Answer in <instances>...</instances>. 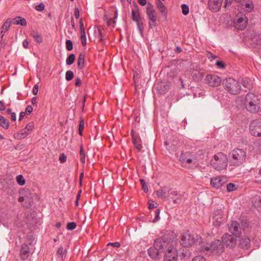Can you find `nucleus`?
I'll return each mask as SVG.
<instances>
[{"mask_svg": "<svg viewBox=\"0 0 261 261\" xmlns=\"http://www.w3.org/2000/svg\"><path fill=\"white\" fill-rule=\"evenodd\" d=\"M245 105L247 111L253 114L257 113L260 109L258 96L253 93L249 92L246 94Z\"/></svg>", "mask_w": 261, "mask_h": 261, "instance_id": "nucleus-1", "label": "nucleus"}, {"mask_svg": "<svg viewBox=\"0 0 261 261\" xmlns=\"http://www.w3.org/2000/svg\"><path fill=\"white\" fill-rule=\"evenodd\" d=\"M246 152L242 149H233L229 154L230 165L236 167L240 166L245 161Z\"/></svg>", "mask_w": 261, "mask_h": 261, "instance_id": "nucleus-2", "label": "nucleus"}, {"mask_svg": "<svg viewBox=\"0 0 261 261\" xmlns=\"http://www.w3.org/2000/svg\"><path fill=\"white\" fill-rule=\"evenodd\" d=\"M211 164L215 169L222 170L227 166L228 158L224 153L218 152L212 159Z\"/></svg>", "mask_w": 261, "mask_h": 261, "instance_id": "nucleus-3", "label": "nucleus"}, {"mask_svg": "<svg viewBox=\"0 0 261 261\" xmlns=\"http://www.w3.org/2000/svg\"><path fill=\"white\" fill-rule=\"evenodd\" d=\"M222 84L225 89L232 95H237L240 92L241 87L234 79L226 78L223 81Z\"/></svg>", "mask_w": 261, "mask_h": 261, "instance_id": "nucleus-4", "label": "nucleus"}, {"mask_svg": "<svg viewBox=\"0 0 261 261\" xmlns=\"http://www.w3.org/2000/svg\"><path fill=\"white\" fill-rule=\"evenodd\" d=\"M223 249L224 246L222 242L219 240H216L210 245L204 246L202 251L204 252L209 251L211 253L220 254L223 252Z\"/></svg>", "mask_w": 261, "mask_h": 261, "instance_id": "nucleus-5", "label": "nucleus"}, {"mask_svg": "<svg viewBox=\"0 0 261 261\" xmlns=\"http://www.w3.org/2000/svg\"><path fill=\"white\" fill-rule=\"evenodd\" d=\"M248 23V18L243 12L239 13L234 20V25L235 28L240 30H244Z\"/></svg>", "mask_w": 261, "mask_h": 261, "instance_id": "nucleus-6", "label": "nucleus"}, {"mask_svg": "<svg viewBox=\"0 0 261 261\" xmlns=\"http://www.w3.org/2000/svg\"><path fill=\"white\" fill-rule=\"evenodd\" d=\"M196 242V239L189 231L184 232L181 236L180 244L184 247H191Z\"/></svg>", "mask_w": 261, "mask_h": 261, "instance_id": "nucleus-7", "label": "nucleus"}, {"mask_svg": "<svg viewBox=\"0 0 261 261\" xmlns=\"http://www.w3.org/2000/svg\"><path fill=\"white\" fill-rule=\"evenodd\" d=\"M146 14L149 20V28H152L153 27H154L156 25L157 17L155 15V11L153 9V6L150 3L147 4L146 8Z\"/></svg>", "mask_w": 261, "mask_h": 261, "instance_id": "nucleus-8", "label": "nucleus"}, {"mask_svg": "<svg viewBox=\"0 0 261 261\" xmlns=\"http://www.w3.org/2000/svg\"><path fill=\"white\" fill-rule=\"evenodd\" d=\"M166 199H171L174 204H180L182 201V195L177 190L168 188Z\"/></svg>", "mask_w": 261, "mask_h": 261, "instance_id": "nucleus-9", "label": "nucleus"}, {"mask_svg": "<svg viewBox=\"0 0 261 261\" xmlns=\"http://www.w3.org/2000/svg\"><path fill=\"white\" fill-rule=\"evenodd\" d=\"M223 212L221 209L215 210L213 216V224L216 227H219L225 220Z\"/></svg>", "mask_w": 261, "mask_h": 261, "instance_id": "nucleus-10", "label": "nucleus"}, {"mask_svg": "<svg viewBox=\"0 0 261 261\" xmlns=\"http://www.w3.org/2000/svg\"><path fill=\"white\" fill-rule=\"evenodd\" d=\"M178 258L177 251L173 246H169L166 251L164 257V261H177Z\"/></svg>", "mask_w": 261, "mask_h": 261, "instance_id": "nucleus-11", "label": "nucleus"}, {"mask_svg": "<svg viewBox=\"0 0 261 261\" xmlns=\"http://www.w3.org/2000/svg\"><path fill=\"white\" fill-rule=\"evenodd\" d=\"M251 134L255 137L261 136V119L253 120L250 124Z\"/></svg>", "mask_w": 261, "mask_h": 261, "instance_id": "nucleus-12", "label": "nucleus"}, {"mask_svg": "<svg viewBox=\"0 0 261 261\" xmlns=\"http://www.w3.org/2000/svg\"><path fill=\"white\" fill-rule=\"evenodd\" d=\"M206 83L211 87H218L220 85L222 80L217 75L208 74L205 79Z\"/></svg>", "mask_w": 261, "mask_h": 261, "instance_id": "nucleus-13", "label": "nucleus"}, {"mask_svg": "<svg viewBox=\"0 0 261 261\" xmlns=\"http://www.w3.org/2000/svg\"><path fill=\"white\" fill-rule=\"evenodd\" d=\"M223 244L229 248L234 247L237 244V240L232 235L224 234L222 238Z\"/></svg>", "mask_w": 261, "mask_h": 261, "instance_id": "nucleus-14", "label": "nucleus"}, {"mask_svg": "<svg viewBox=\"0 0 261 261\" xmlns=\"http://www.w3.org/2000/svg\"><path fill=\"white\" fill-rule=\"evenodd\" d=\"M226 182L227 179L224 176H217L211 179V185L216 189H220Z\"/></svg>", "mask_w": 261, "mask_h": 261, "instance_id": "nucleus-15", "label": "nucleus"}, {"mask_svg": "<svg viewBox=\"0 0 261 261\" xmlns=\"http://www.w3.org/2000/svg\"><path fill=\"white\" fill-rule=\"evenodd\" d=\"M223 2V0H208V7L212 12H218L222 7Z\"/></svg>", "mask_w": 261, "mask_h": 261, "instance_id": "nucleus-16", "label": "nucleus"}, {"mask_svg": "<svg viewBox=\"0 0 261 261\" xmlns=\"http://www.w3.org/2000/svg\"><path fill=\"white\" fill-rule=\"evenodd\" d=\"M229 231L236 237L241 236V231L240 224L237 221H232L229 225Z\"/></svg>", "mask_w": 261, "mask_h": 261, "instance_id": "nucleus-17", "label": "nucleus"}, {"mask_svg": "<svg viewBox=\"0 0 261 261\" xmlns=\"http://www.w3.org/2000/svg\"><path fill=\"white\" fill-rule=\"evenodd\" d=\"M131 134L133 143L135 147L136 148L138 152L141 151L142 148V140L141 138L138 135L134 134L133 130H132Z\"/></svg>", "mask_w": 261, "mask_h": 261, "instance_id": "nucleus-18", "label": "nucleus"}, {"mask_svg": "<svg viewBox=\"0 0 261 261\" xmlns=\"http://www.w3.org/2000/svg\"><path fill=\"white\" fill-rule=\"evenodd\" d=\"M30 248L28 245L25 243L22 244L20 249L21 259L22 260L27 259L30 255Z\"/></svg>", "mask_w": 261, "mask_h": 261, "instance_id": "nucleus-19", "label": "nucleus"}, {"mask_svg": "<svg viewBox=\"0 0 261 261\" xmlns=\"http://www.w3.org/2000/svg\"><path fill=\"white\" fill-rule=\"evenodd\" d=\"M251 245L250 239L246 236L242 237L240 240L239 246L243 249H248Z\"/></svg>", "mask_w": 261, "mask_h": 261, "instance_id": "nucleus-20", "label": "nucleus"}, {"mask_svg": "<svg viewBox=\"0 0 261 261\" xmlns=\"http://www.w3.org/2000/svg\"><path fill=\"white\" fill-rule=\"evenodd\" d=\"M132 18L133 21H135L140 18V14L139 12V7L137 5H135L134 8L132 10Z\"/></svg>", "mask_w": 261, "mask_h": 261, "instance_id": "nucleus-21", "label": "nucleus"}, {"mask_svg": "<svg viewBox=\"0 0 261 261\" xmlns=\"http://www.w3.org/2000/svg\"><path fill=\"white\" fill-rule=\"evenodd\" d=\"M241 5L245 11L248 12H251L254 8L253 3L249 1H242Z\"/></svg>", "mask_w": 261, "mask_h": 261, "instance_id": "nucleus-22", "label": "nucleus"}, {"mask_svg": "<svg viewBox=\"0 0 261 261\" xmlns=\"http://www.w3.org/2000/svg\"><path fill=\"white\" fill-rule=\"evenodd\" d=\"M148 253L149 256L153 259H159V250L153 247H150L148 249Z\"/></svg>", "mask_w": 261, "mask_h": 261, "instance_id": "nucleus-23", "label": "nucleus"}, {"mask_svg": "<svg viewBox=\"0 0 261 261\" xmlns=\"http://www.w3.org/2000/svg\"><path fill=\"white\" fill-rule=\"evenodd\" d=\"M156 5L161 15L165 17H166L167 16V11L166 7L164 4L160 0H158Z\"/></svg>", "mask_w": 261, "mask_h": 261, "instance_id": "nucleus-24", "label": "nucleus"}, {"mask_svg": "<svg viewBox=\"0 0 261 261\" xmlns=\"http://www.w3.org/2000/svg\"><path fill=\"white\" fill-rule=\"evenodd\" d=\"M170 89V85L161 83L157 85L156 89L160 94L165 93Z\"/></svg>", "mask_w": 261, "mask_h": 261, "instance_id": "nucleus-25", "label": "nucleus"}, {"mask_svg": "<svg viewBox=\"0 0 261 261\" xmlns=\"http://www.w3.org/2000/svg\"><path fill=\"white\" fill-rule=\"evenodd\" d=\"M80 29H81V42L83 46H86L87 44V39L85 29L83 28V24L82 19L80 20Z\"/></svg>", "mask_w": 261, "mask_h": 261, "instance_id": "nucleus-26", "label": "nucleus"}, {"mask_svg": "<svg viewBox=\"0 0 261 261\" xmlns=\"http://www.w3.org/2000/svg\"><path fill=\"white\" fill-rule=\"evenodd\" d=\"M85 56L83 53H81L78 57L77 61V68L79 70L83 69L85 67Z\"/></svg>", "mask_w": 261, "mask_h": 261, "instance_id": "nucleus-27", "label": "nucleus"}, {"mask_svg": "<svg viewBox=\"0 0 261 261\" xmlns=\"http://www.w3.org/2000/svg\"><path fill=\"white\" fill-rule=\"evenodd\" d=\"M190 155L188 152L182 153L179 156V161L182 163L190 164L192 160L189 157Z\"/></svg>", "mask_w": 261, "mask_h": 261, "instance_id": "nucleus-28", "label": "nucleus"}, {"mask_svg": "<svg viewBox=\"0 0 261 261\" xmlns=\"http://www.w3.org/2000/svg\"><path fill=\"white\" fill-rule=\"evenodd\" d=\"M13 23L14 24H19L22 26H26L27 25V21L26 20L20 16H17L13 19Z\"/></svg>", "mask_w": 261, "mask_h": 261, "instance_id": "nucleus-29", "label": "nucleus"}, {"mask_svg": "<svg viewBox=\"0 0 261 261\" xmlns=\"http://www.w3.org/2000/svg\"><path fill=\"white\" fill-rule=\"evenodd\" d=\"M25 199L26 202L28 203V205H26L27 207L28 206H31L32 203L33 202V194H31L30 191L29 190H25Z\"/></svg>", "mask_w": 261, "mask_h": 261, "instance_id": "nucleus-30", "label": "nucleus"}, {"mask_svg": "<svg viewBox=\"0 0 261 261\" xmlns=\"http://www.w3.org/2000/svg\"><path fill=\"white\" fill-rule=\"evenodd\" d=\"M29 132L24 128L22 129L20 133L15 134L14 135V138L17 139H22L27 137L29 134H30Z\"/></svg>", "mask_w": 261, "mask_h": 261, "instance_id": "nucleus-31", "label": "nucleus"}, {"mask_svg": "<svg viewBox=\"0 0 261 261\" xmlns=\"http://www.w3.org/2000/svg\"><path fill=\"white\" fill-rule=\"evenodd\" d=\"M168 190V187H164L160 188L158 191H156V193L157 196L159 197H161L164 196V198L166 199V198H167V196H166L165 195L167 194Z\"/></svg>", "mask_w": 261, "mask_h": 261, "instance_id": "nucleus-32", "label": "nucleus"}, {"mask_svg": "<svg viewBox=\"0 0 261 261\" xmlns=\"http://www.w3.org/2000/svg\"><path fill=\"white\" fill-rule=\"evenodd\" d=\"M34 40L38 43H41L43 40L42 36L36 31H32L31 33Z\"/></svg>", "mask_w": 261, "mask_h": 261, "instance_id": "nucleus-33", "label": "nucleus"}, {"mask_svg": "<svg viewBox=\"0 0 261 261\" xmlns=\"http://www.w3.org/2000/svg\"><path fill=\"white\" fill-rule=\"evenodd\" d=\"M252 202L254 206L256 208L258 211H261V198L259 196H256Z\"/></svg>", "mask_w": 261, "mask_h": 261, "instance_id": "nucleus-34", "label": "nucleus"}, {"mask_svg": "<svg viewBox=\"0 0 261 261\" xmlns=\"http://www.w3.org/2000/svg\"><path fill=\"white\" fill-rule=\"evenodd\" d=\"M203 76V73L198 70H196L193 73V77L196 82L200 81L202 79Z\"/></svg>", "mask_w": 261, "mask_h": 261, "instance_id": "nucleus-35", "label": "nucleus"}, {"mask_svg": "<svg viewBox=\"0 0 261 261\" xmlns=\"http://www.w3.org/2000/svg\"><path fill=\"white\" fill-rule=\"evenodd\" d=\"M9 122L3 116L0 115V126L5 129H8L9 126Z\"/></svg>", "mask_w": 261, "mask_h": 261, "instance_id": "nucleus-36", "label": "nucleus"}, {"mask_svg": "<svg viewBox=\"0 0 261 261\" xmlns=\"http://www.w3.org/2000/svg\"><path fill=\"white\" fill-rule=\"evenodd\" d=\"M67 253V249H64L62 246H61L59 248L57 251V255L58 256H61L62 259L64 260L66 257V254Z\"/></svg>", "mask_w": 261, "mask_h": 261, "instance_id": "nucleus-37", "label": "nucleus"}, {"mask_svg": "<svg viewBox=\"0 0 261 261\" xmlns=\"http://www.w3.org/2000/svg\"><path fill=\"white\" fill-rule=\"evenodd\" d=\"M75 59V56L74 54H71L70 55H69L68 56V57L66 59V64L68 65H72L74 63Z\"/></svg>", "mask_w": 261, "mask_h": 261, "instance_id": "nucleus-38", "label": "nucleus"}, {"mask_svg": "<svg viewBox=\"0 0 261 261\" xmlns=\"http://www.w3.org/2000/svg\"><path fill=\"white\" fill-rule=\"evenodd\" d=\"M162 242H163V239H161V238L157 239L154 241L153 248H154L160 251V250H161V246H162V243H163Z\"/></svg>", "mask_w": 261, "mask_h": 261, "instance_id": "nucleus-39", "label": "nucleus"}, {"mask_svg": "<svg viewBox=\"0 0 261 261\" xmlns=\"http://www.w3.org/2000/svg\"><path fill=\"white\" fill-rule=\"evenodd\" d=\"M11 24V21L10 19H8L3 24L1 29L5 30V32H7L10 28Z\"/></svg>", "mask_w": 261, "mask_h": 261, "instance_id": "nucleus-40", "label": "nucleus"}, {"mask_svg": "<svg viewBox=\"0 0 261 261\" xmlns=\"http://www.w3.org/2000/svg\"><path fill=\"white\" fill-rule=\"evenodd\" d=\"M163 243H162V246H161V251H165L166 249H168V247L169 246H172L169 242L166 241H165L163 239Z\"/></svg>", "mask_w": 261, "mask_h": 261, "instance_id": "nucleus-41", "label": "nucleus"}, {"mask_svg": "<svg viewBox=\"0 0 261 261\" xmlns=\"http://www.w3.org/2000/svg\"><path fill=\"white\" fill-rule=\"evenodd\" d=\"M16 181L20 186L24 185L25 182V179L22 175L17 176Z\"/></svg>", "mask_w": 261, "mask_h": 261, "instance_id": "nucleus-42", "label": "nucleus"}, {"mask_svg": "<svg viewBox=\"0 0 261 261\" xmlns=\"http://www.w3.org/2000/svg\"><path fill=\"white\" fill-rule=\"evenodd\" d=\"M74 76V73L73 71L71 70H68L66 71L65 74V79L67 81H71Z\"/></svg>", "mask_w": 261, "mask_h": 261, "instance_id": "nucleus-43", "label": "nucleus"}, {"mask_svg": "<svg viewBox=\"0 0 261 261\" xmlns=\"http://www.w3.org/2000/svg\"><path fill=\"white\" fill-rule=\"evenodd\" d=\"M66 48L67 50L70 51L73 49V43L70 40H67L65 42Z\"/></svg>", "mask_w": 261, "mask_h": 261, "instance_id": "nucleus-44", "label": "nucleus"}, {"mask_svg": "<svg viewBox=\"0 0 261 261\" xmlns=\"http://www.w3.org/2000/svg\"><path fill=\"white\" fill-rule=\"evenodd\" d=\"M191 252L189 249H186L184 252L182 253V258L185 259H187L190 257L191 255Z\"/></svg>", "mask_w": 261, "mask_h": 261, "instance_id": "nucleus-45", "label": "nucleus"}, {"mask_svg": "<svg viewBox=\"0 0 261 261\" xmlns=\"http://www.w3.org/2000/svg\"><path fill=\"white\" fill-rule=\"evenodd\" d=\"M76 224L75 222H69L67 223L66 228L68 230H72L76 228Z\"/></svg>", "mask_w": 261, "mask_h": 261, "instance_id": "nucleus-46", "label": "nucleus"}, {"mask_svg": "<svg viewBox=\"0 0 261 261\" xmlns=\"http://www.w3.org/2000/svg\"><path fill=\"white\" fill-rule=\"evenodd\" d=\"M182 9V13L183 14L186 15L189 12V6L186 4H182L181 6Z\"/></svg>", "mask_w": 261, "mask_h": 261, "instance_id": "nucleus-47", "label": "nucleus"}, {"mask_svg": "<svg viewBox=\"0 0 261 261\" xmlns=\"http://www.w3.org/2000/svg\"><path fill=\"white\" fill-rule=\"evenodd\" d=\"M84 127V120L81 119L79 124V133L80 136H82L83 135V129Z\"/></svg>", "mask_w": 261, "mask_h": 261, "instance_id": "nucleus-48", "label": "nucleus"}, {"mask_svg": "<svg viewBox=\"0 0 261 261\" xmlns=\"http://www.w3.org/2000/svg\"><path fill=\"white\" fill-rule=\"evenodd\" d=\"M80 154L81 156V161L83 163L85 162V154L82 146H81Z\"/></svg>", "mask_w": 261, "mask_h": 261, "instance_id": "nucleus-49", "label": "nucleus"}, {"mask_svg": "<svg viewBox=\"0 0 261 261\" xmlns=\"http://www.w3.org/2000/svg\"><path fill=\"white\" fill-rule=\"evenodd\" d=\"M226 187L228 192H232L236 189V185L233 183H229L227 184Z\"/></svg>", "mask_w": 261, "mask_h": 261, "instance_id": "nucleus-50", "label": "nucleus"}, {"mask_svg": "<svg viewBox=\"0 0 261 261\" xmlns=\"http://www.w3.org/2000/svg\"><path fill=\"white\" fill-rule=\"evenodd\" d=\"M160 210L159 208H156L155 210V217L153 219V222H156L160 220Z\"/></svg>", "mask_w": 261, "mask_h": 261, "instance_id": "nucleus-51", "label": "nucleus"}, {"mask_svg": "<svg viewBox=\"0 0 261 261\" xmlns=\"http://www.w3.org/2000/svg\"><path fill=\"white\" fill-rule=\"evenodd\" d=\"M243 85L245 87L249 88V80L247 77H244L242 79V80Z\"/></svg>", "mask_w": 261, "mask_h": 261, "instance_id": "nucleus-52", "label": "nucleus"}, {"mask_svg": "<svg viewBox=\"0 0 261 261\" xmlns=\"http://www.w3.org/2000/svg\"><path fill=\"white\" fill-rule=\"evenodd\" d=\"M34 126V123L33 122H31L27 125L25 128L27 130L28 132H29V133H31V132L33 130Z\"/></svg>", "mask_w": 261, "mask_h": 261, "instance_id": "nucleus-53", "label": "nucleus"}, {"mask_svg": "<svg viewBox=\"0 0 261 261\" xmlns=\"http://www.w3.org/2000/svg\"><path fill=\"white\" fill-rule=\"evenodd\" d=\"M140 182L142 186V189L144 192L146 193L148 192V187L146 185L144 179H140Z\"/></svg>", "mask_w": 261, "mask_h": 261, "instance_id": "nucleus-54", "label": "nucleus"}, {"mask_svg": "<svg viewBox=\"0 0 261 261\" xmlns=\"http://www.w3.org/2000/svg\"><path fill=\"white\" fill-rule=\"evenodd\" d=\"M192 261H206V259L202 256L198 255L193 258Z\"/></svg>", "mask_w": 261, "mask_h": 261, "instance_id": "nucleus-55", "label": "nucleus"}, {"mask_svg": "<svg viewBox=\"0 0 261 261\" xmlns=\"http://www.w3.org/2000/svg\"><path fill=\"white\" fill-rule=\"evenodd\" d=\"M45 8V6L43 3H40L39 5L35 7L36 10L39 11H42Z\"/></svg>", "mask_w": 261, "mask_h": 261, "instance_id": "nucleus-56", "label": "nucleus"}, {"mask_svg": "<svg viewBox=\"0 0 261 261\" xmlns=\"http://www.w3.org/2000/svg\"><path fill=\"white\" fill-rule=\"evenodd\" d=\"M216 64L220 68L223 69L225 68V64L222 61H217L216 62Z\"/></svg>", "mask_w": 261, "mask_h": 261, "instance_id": "nucleus-57", "label": "nucleus"}, {"mask_svg": "<svg viewBox=\"0 0 261 261\" xmlns=\"http://www.w3.org/2000/svg\"><path fill=\"white\" fill-rule=\"evenodd\" d=\"M67 156L64 154L62 153L60 155L59 161L61 163H64L66 161Z\"/></svg>", "mask_w": 261, "mask_h": 261, "instance_id": "nucleus-58", "label": "nucleus"}, {"mask_svg": "<svg viewBox=\"0 0 261 261\" xmlns=\"http://www.w3.org/2000/svg\"><path fill=\"white\" fill-rule=\"evenodd\" d=\"M108 246H111L115 248H119L120 246V244L119 242H114V243H109L108 244Z\"/></svg>", "mask_w": 261, "mask_h": 261, "instance_id": "nucleus-59", "label": "nucleus"}, {"mask_svg": "<svg viewBox=\"0 0 261 261\" xmlns=\"http://www.w3.org/2000/svg\"><path fill=\"white\" fill-rule=\"evenodd\" d=\"M113 23L112 27H114V25L115 24V20L114 19L113 20L112 18H109L107 19V25L108 26H111L112 25V24Z\"/></svg>", "mask_w": 261, "mask_h": 261, "instance_id": "nucleus-60", "label": "nucleus"}, {"mask_svg": "<svg viewBox=\"0 0 261 261\" xmlns=\"http://www.w3.org/2000/svg\"><path fill=\"white\" fill-rule=\"evenodd\" d=\"M33 111V108L31 105L28 106L25 109V114L30 115Z\"/></svg>", "mask_w": 261, "mask_h": 261, "instance_id": "nucleus-61", "label": "nucleus"}, {"mask_svg": "<svg viewBox=\"0 0 261 261\" xmlns=\"http://www.w3.org/2000/svg\"><path fill=\"white\" fill-rule=\"evenodd\" d=\"M39 86L38 85H35L33 88L32 92L34 95H37L38 92Z\"/></svg>", "mask_w": 261, "mask_h": 261, "instance_id": "nucleus-62", "label": "nucleus"}, {"mask_svg": "<svg viewBox=\"0 0 261 261\" xmlns=\"http://www.w3.org/2000/svg\"><path fill=\"white\" fill-rule=\"evenodd\" d=\"M74 15L76 19H78L80 17V12L79 9L76 7L74 8Z\"/></svg>", "mask_w": 261, "mask_h": 261, "instance_id": "nucleus-63", "label": "nucleus"}, {"mask_svg": "<svg viewBox=\"0 0 261 261\" xmlns=\"http://www.w3.org/2000/svg\"><path fill=\"white\" fill-rule=\"evenodd\" d=\"M75 86L76 87H79L81 85V80L80 77H76L75 79Z\"/></svg>", "mask_w": 261, "mask_h": 261, "instance_id": "nucleus-64", "label": "nucleus"}]
</instances>
